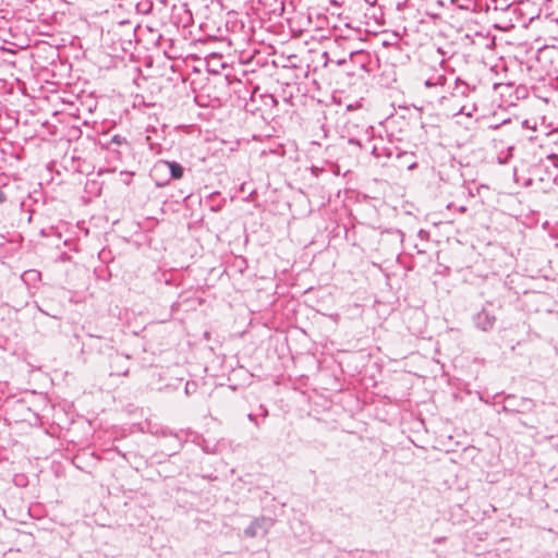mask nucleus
<instances>
[{
	"mask_svg": "<svg viewBox=\"0 0 558 558\" xmlns=\"http://www.w3.org/2000/svg\"><path fill=\"white\" fill-rule=\"evenodd\" d=\"M515 400L517 397L513 395L506 396L504 399L501 411L505 413H527L532 412L536 407L534 400L525 397L520 398V407H514Z\"/></svg>",
	"mask_w": 558,
	"mask_h": 558,
	"instance_id": "f257e3e1",
	"label": "nucleus"
},
{
	"mask_svg": "<svg viewBox=\"0 0 558 558\" xmlns=\"http://www.w3.org/2000/svg\"><path fill=\"white\" fill-rule=\"evenodd\" d=\"M474 326L482 331H490L496 323V316L485 306L473 316Z\"/></svg>",
	"mask_w": 558,
	"mask_h": 558,
	"instance_id": "f03ea898",
	"label": "nucleus"
},
{
	"mask_svg": "<svg viewBox=\"0 0 558 558\" xmlns=\"http://www.w3.org/2000/svg\"><path fill=\"white\" fill-rule=\"evenodd\" d=\"M130 356L126 354L116 353L110 357L111 375L126 376L130 371Z\"/></svg>",
	"mask_w": 558,
	"mask_h": 558,
	"instance_id": "7ed1b4c3",
	"label": "nucleus"
},
{
	"mask_svg": "<svg viewBox=\"0 0 558 558\" xmlns=\"http://www.w3.org/2000/svg\"><path fill=\"white\" fill-rule=\"evenodd\" d=\"M272 522L270 519L260 517L254 519L251 524L244 530V534L247 537H255L258 535V532L262 530L264 534H266L271 526Z\"/></svg>",
	"mask_w": 558,
	"mask_h": 558,
	"instance_id": "20e7f679",
	"label": "nucleus"
},
{
	"mask_svg": "<svg viewBox=\"0 0 558 558\" xmlns=\"http://www.w3.org/2000/svg\"><path fill=\"white\" fill-rule=\"evenodd\" d=\"M476 89L475 86H470L468 83L462 81L461 78H457L454 83V87L452 88L450 100H458L460 98H466Z\"/></svg>",
	"mask_w": 558,
	"mask_h": 558,
	"instance_id": "39448f33",
	"label": "nucleus"
},
{
	"mask_svg": "<svg viewBox=\"0 0 558 558\" xmlns=\"http://www.w3.org/2000/svg\"><path fill=\"white\" fill-rule=\"evenodd\" d=\"M158 168H166L170 172L171 179L179 180L183 177L184 168L181 163L177 161H168V160H161L156 166V169Z\"/></svg>",
	"mask_w": 558,
	"mask_h": 558,
	"instance_id": "423d86ee",
	"label": "nucleus"
},
{
	"mask_svg": "<svg viewBox=\"0 0 558 558\" xmlns=\"http://www.w3.org/2000/svg\"><path fill=\"white\" fill-rule=\"evenodd\" d=\"M396 160L398 161L396 166L399 168H407L409 170H412L416 167L414 155L409 151H397Z\"/></svg>",
	"mask_w": 558,
	"mask_h": 558,
	"instance_id": "0eeeda50",
	"label": "nucleus"
},
{
	"mask_svg": "<svg viewBox=\"0 0 558 558\" xmlns=\"http://www.w3.org/2000/svg\"><path fill=\"white\" fill-rule=\"evenodd\" d=\"M397 151H399V149L396 147H377L376 145L372 149V154L375 157L379 158L381 156H386L389 159L393 157L396 158Z\"/></svg>",
	"mask_w": 558,
	"mask_h": 558,
	"instance_id": "6e6552de",
	"label": "nucleus"
},
{
	"mask_svg": "<svg viewBox=\"0 0 558 558\" xmlns=\"http://www.w3.org/2000/svg\"><path fill=\"white\" fill-rule=\"evenodd\" d=\"M454 108H458V110L452 113L453 116L464 114L466 117H472L473 113L477 110V107L474 102L471 105H461V106H459V104H456Z\"/></svg>",
	"mask_w": 558,
	"mask_h": 558,
	"instance_id": "1a4fd4ad",
	"label": "nucleus"
},
{
	"mask_svg": "<svg viewBox=\"0 0 558 558\" xmlns=\"http://www.w3.org/2000/svg\"><path fill=\"white\" fill-rule=\"evenodd\" d=\"M217 197H219V193L214 192V193L209 194L205 199V203L208 204L209 209L215 213H217L221 209L222 202H223V201H221V202L216 203Z\"/></svg>",
	"mask_w": 558,
	"mask_h": 558,
	"instance_id": "9d476101",
	"label": "nucleus"
},
{
	"mask_svg": "<svg viewBox=\"0 0 558 558\" xmlns=\"http://www.w3.org/2000/svg\"><path fill=\"white\" fill-rule=\"evenodd\" d=\"M446 82V77L444 75H437L435 77L427 78L424 82V85L426 87H436V86H442Z\"/></svg>",
	"mask_w": 558,
	"mask_h": 558,
	"instance_id": "9b49d317",
	"label": "nucleus"
},
{
	"mask_svg": "<svg viewBox=\"0 0 558 558\" xmlns=\"http://www.w3.org/2000/svg\"><path fill=\"white\" fill-rule=\"evenodd\" d=\"M111 143L116 145H128L126 138L119 134H116L111 137Z\"/></svg>",
	"mask_w": 558,
	"mask_h": 558,
	"instance_id": "f8f14e48",
	"label": "nucleus"
},
{
	"mask_svg": "<svg viewBox=\"0 0 558 558\" xmlns=\"http://www.w3.org/2000/svg\"><path fill=\"white\" fill-rule=\"evenodd\" d=\"M548 160L551 161L553 166L558 168V155H555V154L549 155Z\"/></svg>",
	"mask_w": 558,
	"mask_h": 558,
	"instance_id": "ddd939ff",
	"label": "nucleus"
},
{
	"mask_svg": "<svg viewBox=\"0 0 558 558\" xmlns=\"http://www.w3.org/2000/svg\"><path fill=\"white\" fill-rule=\"evenodd\" d=\"M7 199L5 194L0 190V204L4 203Z\"/></svg>",
	"mask_w": 558,
	"mask_h": 558,
	"instance_id": "4468645a",
	"label": "nucleus"
},
{
	"mask_svg": "<svg viewBox=\"0 0 558 558\" xmlns=\"http://www.w3.org/2000/svg\"><path fill=\"white\" fill-rule=\"evenodd\" d=\"M363 54H364L363 51L351 52V58L363 56Z\"/></svg>",
	"mask_w": 558,
	"mask_h": 558,
	"instance_id": "2eb2a0df",
	"label": "nucleus"
},
{
	"mask_svg": "<svg viewBox=\"0 0 558 558\" xmlns=\"http://www.w3.org/2000/svg\"><path fill=\"white\" fill-rule=\"evenodd\" d=\"M318 171H319V169L317 167L312 168V172L315 173L316 175H317Z\"/></svg>",
	"mask_w": 558,
	"mask_h": 558,
	"instance_id": "dca6fc26",
	"label": "nucleus"
},
{
	"mask_svg": "<svg viewBox=\"0 0 558 558\" xmlns=\"http://www.w3.org/2000/svg\"><path fill=\"white\" fill-rule=\"evenodd\" d=\"M459 211H460V213H464V211H466V207H465V206H461V207H459Z\"/></svg>",
	"mask_w": 558,
	"mask_h": 558,
	"instance_id": "f3484780",
	"label": "nucleus"
},
{
	"mask_svg": "<svg viewBox=\"0 0 558 558\" xmlns=\"http://www.w3.org/2000/svg\"><path fill=\"white\" fill-rule=\"evenodd\" d=\"M514 407H520V398H517V400L514 401Z\"/></svg>",
	"mask_w": 558,
	"mask_h": 558,
	"instance_id": "a211bd4d",
	"label": "nucleus"
},
{
	"mask_svg": "<svg viewBox=\"0 0 558 558\" xmlns=\"http://www.w3.org/2000/svg\"><path fill=\"white\" fill-rule=\"evenodd\" d=\"M267 414H268V410L267 409H263V415L267 416Z\"/></svg>",
	"mask_w": 558,
	"mask_h": 558,
	"instance_id": "6ab92c4d",
	"label": "nucleus"
},
{
	"mask_svg": "<svg viewBox=\"0 0 558 558\" xmlns=\"http://www.w3.org/2000/svg\"><path fill=\"white\" fill-rule=\"evenodd\" d=\"M248 418H250V421H255V417L253 414H248Z\"/></svg>",
	"mask_w": 558,
	"mask_h": 558,
	"instance_id": "aec40b11",
	"label": "nucleus"
},
{
	"mask_svg": "<svg viewBox=\"0 0 558 558\" xmlns=\"http://www.w3.org/2000/svg\"><path fill=\"white\" fill-rule=\"evenodd\" d=\"M554 182L558 185V174H557V175H555V178H554Z\"/></svg>",
	"mask_w": 558,
	"mask_h": 558,
	"instance_id": "412c9836",
	"label": "nucleus"
},
{
	"mask_svg": "<svg viewBox=\"0 0 558 558\" xmlns=\"http://www.w3.org/2000/svg\"><path fill=\"white\" fill-rule=\"evenodd\" d=\"M185 392H186V393H189V392H190L189 384H186V386H185Z\"/></svg>",
	"mask_w": 558,
	"mask_h": 558,
	"instance_id": "4be33fe9",
	"label": "nucleus"
},
{
	"mask_svg": "<svg viewBox=\"0 0 558 558\" xmlns=\"http://www.w3.org/2000/svg\"><path fill=\"white\" fill-rule=\"evenodd\" d=\"M350 143L359 144V142H357V141H354V140H350Z\"/></svg>",
	"mask_w": 558,
	"mask_h": 558,
	"instance_id": "5701e85b",
	"label": "nucleus"
}]
</instances>
